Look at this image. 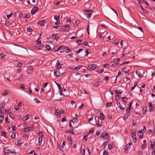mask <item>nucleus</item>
<instances>
[{
  "instance_id": "obj_1",
  "label": "nucleus",
  "mask_w": 155,
  "mask_h": 155,
  "mask_svg": "<svg viewBox=\"0 0 155 155\" xmlns=\"http://www.w3.org/2000/svg\"><path fill=\"white\" fill-rule=\"evenodd\" d=\"M84 12L86 15V16L88 18H90L91 17V15L93 13V11L92 10H85L84 11Z\"/></svg>"
},
{
  "instance_id": "obj_2",
  "label": "nucleus",
  "mask_w": 155,
  "mask_h": 155,
  "mask_svg": "<svg viewBox=\"0 0 155 155\" xmlns=\"http://www.w3.org/2000/svg\"><path fill=\"white\" fill-rule=\"evenodd\" d=\"M78 120L77 118H74L72 120H71L70 122H69V126L70 127H72V128L73 129V127L72 126L71 122H72L73 123H78Z\"/></svg>"
},
{
  "instance_id": "obj_3",
  "label": "nucleus",
  "mask_w": 155,
  "mask_h": 155,
  "mask_svg": "<svg viewBox=\"0 0 155 155\" xmlns=\"http://www.w3.org/2000/svg\"><path fill=\"white\" fill-rule=\"evenodd\" d=\"M9 147H7L4 148V153H15V152L11 151L10 149H8Z\"/></svg>"
},
{
  "instance_id": "obj_4",
  "label": "nucleus",
  "mask_w": 155,
  "mask_h": 155,
  "mask_svg": "<svg viewBox=\"0 0 155 155\" xmlns=\"http://www.w3.org/2000/svg\"><path fill=\"white\" fill-rule=\"evenodd\" d=\"M39 8L37 6H35L32 8L31 11V13L32 15H34L37 12Z\"/></svg>"
},
{
  "instance_id": "obj_5",
  "label": "nucleus",
  "mask_w": 155,
  "mask_h": 155,
  "mask_svg": "<svg viewBox=\"0 0 155 155\" xmlns=\"http://www.w3.org/2000/svg\"><path fill=\"white\" fill-rule=\"evenodd\" d=\"M131 70V67L129 66H127L126 68L123 69L122 71L125 73H128V72Z\"/></svg>"
},
{
  "instance_id": "obj_6",
  "label": "nucleus",
  "mask_w": 155,
  "mask_h": 155,
  "mask_svg": "<svg viewBox=\"0 0 155 155\" xmlns=\"http://www.w3.org/2000/svg\"><path fill=\"white\" fill-rule=\"evenodd\" d=\"M133 33V35L137 38H142L141 37V35H140V32L138 31H136L134 32Z\"/></svg>"
},
{
  "instance_id": "obj_7",
  "label": "nucleus",
  "mask_w": 155,
  "mask_h": 155,
  "mask_svg": "<svg viewBox=\"0 0 155 155\" xmlns=\"http://www.w3.org/2000/svg\"><path fill=\"white\" fill-rule=\"evenodd\" d=\"M105 132H106L104 133L102 132L101 134V137L105 139L108 138L109 137V136L107 134V133H105Z\"/></svg>"
},
{
  "instance_id": "obj_8",
  "label": "nucleus",
  "mask_w": 155,
  "mask_h": 155,
  "mask_svg": "<svg viewBox=\"0 0 155 155\" xmlns=\"http://www.w3.org/2000/svg\"><path fill=\"white\" fill-rule=\"evenodd\" d=\"M102 121H101L100 122L99 118L98 120L96 122V123L95 124V125L97 126V127H101L103 125Z\"/></svg>"
},
{
  "instance_id": "obj_9",
  "label": "nucleus",
  "mask_w": 155,
  "mask_h": 155,
  "mask_svg": "<svg viewBox=\"0 0 155 155\" xmlns=\"http://www.w3.org/2000/svg\"><path fill=\"white\" fill-rule=\"evenodd\" d=\"M149 108L150 111V112L153 111L154 109V107L153 106V105L151 102H149Z\"/></svg>"
},
{
  "instance_id": "obj_10",
  "label": "nucleus",
  "mask_w": 155,
  "mask_h": 155,
  "mask_svg": "<svg viewBox=\"0 0 155 155\" xmlns=\"http://www.w3.org/2000/svg\"><path fill=\"white\" fill-rule=\"evenodd\" d=\"M33 68L31 66H30L27 68V72L28 74H30L33 72Z\"/></svg>"
},
{
  "instance_id": "obj_11",
  "label": "nucleus",
  "mask_w": 155,
  "mask_h": 155,
  "mask_svg": "<svg viewBox=\"0 0 155 155\" xmlns=\"http://www.w3.org/2000/svg\"><path fill=\"white\" fill-rule=\"evenodd\" d=\"M37 141V138H35L34 139V138H33L31 140L30 143L32 145H34L35 144H36V143Z\"/></svg>"
},
{
  "instance_id": "obj_12",
  "label": "nucleus",
  "mask_w": 155,
  "mask_h": 155,
  "mask_svg": "<svg viewBox=\"0 0 155 155\" xmlns=\"http://www.w3.org/2000/svg\"><path fill=\"white\" fill-rule=\"evenodd\" d=\"M132 144V143H129L127 144L126 146V148H125V150L124 151V152L126 153H128V148H130V146L131 144Z\"/></svg>"
},
{
  "instance_id": "obj_13",
  "label": "nucleus",
  "mask_w": 155,
  "mask_h": 155,
  "mask_svg": "<svg viewBox=\"0 0 155 155\" xmlns=\"http://www.w3.org/2000/svg\"><path fill=\"white\" fill-rule=\"evenodd\" d=\"M59 71V70H54V75L56 77H58L61 74V73L59 71Z\"/></svg>"
},
{
  "instance_id": "obj_14",
  "label": "nucleus",
  "mask_w": 155,
  "mask_h": 155,
  "mask_svg": "<svg viewBox=\"0 0 155 155\" xmlns=\"http://www.w3.org/2000/svg\"><path fill=\"white\" fill-rule=\"evenodd\" d=\"M97 66L96 64H92L88 65L87 67L90 68V70H94L96 68Z\"/></svg>"
},
{
  "instance_id": "obj_15",
  "label": "nucleus",
  "mask_w": 155,
  "mask_h": 155,
  "mask_svg": "<svg viewBox=\"0 0 155 155\" xmlns=\"http://www.w3.org/2000/svg\"><path fill=\"white\" fill-rule=\"evenodd\" d=\"M64 27L65 31H68L70 30V26L69 25H64Z\"/></svg>"
},
{
  "instance_id": "obj_16",
  "label": "nucleus",
  "mask_w": 155,
  "mask_h": 155,
  "mask_svg": "<svg viewBox=\"0 0 155 155\" xmlns=\"http://www.w3.org/2000/svg\"><path fill=\"white\" fill-rule=\"evenodd\" d=\"M100 116L99 117L101 121H102L104 120L105 116L104 114L101 111L100 112Z\"/></svg>"
},
{
  "instance_id": "obj_17",
  "label": "nucleus",
  "mask_w": 155,
  "mask_h": 155,
  "mask_svg": "<svg viewBox=\"0 0 155 155\" xmlns=\"http://www.w3.org/2000/svg\"><path fill=\"white\" fill-rule=\"evenodd\" d=\"M62 64L59 62L58 60L57 61V62L56 64V66L57 68H61L62 67Z\"/></svg>"
},
{
  "instance_id": "obj_18",
  "label": "nucleus",
  "mask_w": 155,
  "mask_h": 155,
  "mask_svg": "<svg viewBox=\"0 0 155 155\" xmlns=\"http://www.w3.org/2000/svg\"><path fill=\"white\" fill-rule=\"evenodd\" d=\"M63 49L64 50V51H66V52H68V51H71L67 46L64 47Z\"/></svg>"
},
{
  "instance_id": "obj_19",
  "label": "nucleus",
  "mask_w": 155,
  "mask_h": 155,
  "mask_svg": "<svg viewBox=\"0 0 155 155\" xmlns=\"http://www.w3.org/2000/svg\"><path fill=\"white\" fill-rule=\"evenodd\" d=\"M83 67V65H79V66H76L75 68H72V70H74V69L75 70H79L80 68L82 67ZM72 69V68H71V69Z\"/></svg>"
},
{
  "instance_id": "obj_20",
  "label": "nucleus",
  "mask_w": 155,
  "mask_h": 155,
  "mask_svg": "<svg viewBox=\"0 0 155 155\" xmlns=\"http://www.w3.org/2000/svg\"><path fill=\"white\" fill-rule=\"evenodd\" d=\"M147 109V106H145L143 107L142 109L143 114H145V113L146 112Z\"/></svg>"
},
{
  "instance_id": "obj_21",
  "label": "nucleus",
  "mask_w": 155,
  "mask_h": 155,
  "mask_svg": "<svg viewBox=\"0 0 155 155\" xmlns=\"http://www.w3.org/2000/svg\"><path fill=\"white\" fill-rule=\"evenodd\" d=\"M153 144L152 143V140H151L150 141V142L151 143V144H150V148H153L155 146V140H153Z\"/></svg>"
},
{
  "instance_id": "obj_22",
  "label": "nucleus",
  "mask_w": 155,
  "mask_h": 155,
  "mask_svg": "<svg viewBox=\"0 0 155 155\" xmlns=\"http://www.w3.org/2000/svg\"><path fill=\"white\" fill-rule=\"evenodd\" d=\"M21 106V102H20L19 103L18 105L17 106H16V107L15 106L14 108L15 110H19V109L20 107V106Z\"/></svg>"
},
{
  "instance_id": "obj_23",
  "label": "nucleus",
  "mask_w": 155,
  "mask_h": 155,
  "mask_svg": "<svg viewBox=\"0 0 155 155\" xmlns=\"http://www.w3.org/2000/svg\"><path fill=\"white\" fill-rule=\"evenodd\" d=\"M28 115H29V116H30V115H27L24 116L23 118L24 121H26L29 118Z\"/></svg>"
},
{
  "instance_id": "obj_24",
  "label": "nucleus",
  "mask_w": 155,
  "mask_h": 155,
  "mask_svg": "<svg viewBox=\"0 0 155 155\" xmlns=\"http://www.w3.org/2000/svg\"><path fill=\"white\" fill-rule=\"evenodd\" d=\"M139 6H141V9L143 12L144 13H147V11L146 10L144 9L142 7V6L140 4V5H139Z\"/></svg>"
},
{
  "instance_id": "obj_25",
  "label": "nucleus",
  "mask_w": 155,
  "mask_h": 155,
  "mask_svg": "<svg viewBox=\"0 0 155 155\" xmlns=\"http://www.w3.org/2000/svg\"><path fill=\"white\" fill-rule=\"evenodd\" d=\"M44 46L43 45H40L36 48H37V50H40L42 49L43 48H44Z\"/></svg>"
},
{
  "instance_id": "obj_26",
  "label": "nucleus",
  "mask_w": 155,
  "mask_h": 155,
  "mask_svg": "<svg viewBox=\"0 0 155 155\" xmlns=\"http://www.w3.org/2000/svg\"><path fill=\"white\" fill-rule=\"evenodd\" d=\"M30 130V127H27L24 128L23 130H24V132H26L27 131H29Z\"/></svg>"
},
{
  "instance_id": "obj_27",
  "label": "nucleus",
  "mask_w": 155,
  "mask_h": 155,
  "mask_svg": "<svg viewBox=\"0 0 155 155\" xmlns=\"http://www.w3.org/2000/svg\"><path fill=\"white\" fill-rule=\"evenodd\" d=\"M112 102H108L106 104V107H109L111 106L112 105Z\"/></svg>"
},
{
  "instance_id": "obj_28",
  "label": "nucleus",
  "mask_w": 155,
  "mask_h": 155,
  "mask_svg": "<svg viewBox=\"0 0 155 155\" xmlns=\"http://www.w3.org/2000/svg\"><path fill=\"white\" fill-rule=\"evenodd\" d=\"M64 47L63 45H61L59 47L56 48V49H55V51H54V52H55L57 51H58L60 49L62 48H63Z\"/></svg>"
},
{
  "instance_id": "obj_29",
  "label": "nucleus",
  "mask_w": 155,
  "mask_h": 155,
  "mask_svg": "<svg viewBox=\"0 0 155 155\" xmlns=\"http://www.w3.org/2000/svg\"><path fill=\"white\" fill-rule=\"evenodd\" d=\"M131 134L133 135V136L134 137H135L136 136V133L135 132L134 130H132Z\"/></svg>"
},
{
  "instance_id": "obj_30",
  "label": "nucleus",
  "mask_w": 155,
  "mask_h": 155,
  "mask_svg": "<svg viewBox=\"0 0 155 155\" xmlns=\"http://www.w3.org/2000/svg\"><path fill=\"white\" fill-rule=\"evenodd\" d=\"M131 107H130V106H128L127 108V110H126V111H127V113H130V110H131Z\"/></svg>"
},
{
  "instance_id": "obj_31",
  "label": "nucleus",
  "mask_w": 155,
  "mask_h": 155,
  "mask_svg": "<svg viewBox=\"0 0 155 155\" xmlns=\"http://www.w3.org/2000/svg\"><path fill=\"white\" fill-rule=\"evenodd\" d=\"M38 134L39 136H40L41 137H44V135L43 134V133L41 131L39 132L38 133Z\"/></svg>"
},
{
  "instance_id": "obj_32",
  "label": "nucleus",
  "mask_w": 155,
  "mask_h": 155,
  "mask_svg": "<svg viewBox=\"0 0 155 155\" xmlns=\"http://www.w3.org/2000/svg\"><path fill=\"white\" fill-rule=\"evenodd\" d=\"M84 44L85 46H88V42L87 41H84L83 43L81 44H79L78 45H83Z\"/></svg>"
},
{
  "instance_id": "obj_33",
  "label": "nucleus",
  "mask_w": 155,
  "mask_h": 155,
  "mask_svg": "<svg viewBox=\"0 0 155 155\" xmlns=\"http://www.w3.org/2000/svg\"><path fill=\"white\" fill-rule=\"evenodd\" d=\"M9 93L8 91H5L2 94V95L4 96H6Z\"/></svg>"
},
{
  "instance_id": "obj_34",
  "label": "nucleus",
  "mask_w": 155,
  "mask_h": 155,
  "mask_svg": "<svg viewBox=\"0 0 155 155\" xmlns=\"http://www.w3.org/2000/svg\"><path fill=\"white\" fill-rule=\"evenodd\" d=\"M54 19L57 21H60L59 20V15L58 16L57 15H55L54 16Z\"/></svg>"
},
{
  "instance_id": "obj_35",
  "label": "nucleus",
  "mask_w": 155,
  "mask_h": 155,
  "mask_svg": "<svg viewBox=\"0 0 155 155\" xmlns=\"http://www.w3.org/2000/svg\"><path fill=\"white\" fill-rule=\"evenodd\" d=\"M5 55L3 53H1L0 54V58L1 59H2L4 58V57H5Z\"/></svg>"
},
{
  "instance_id": "obj_36",
  "label": "nucleus",
  "mask_w": 155,
  "mask_h": 155,
  "mask_svg": "<svg viewBox=\"0 0 155 155\" xmlns=\"http://www.w3.org/2000/svg\"><path fill=\"white\" fill-rule=\"evenodd\" d=\"M45 48L48 51H49L51 50V48L50 46L48 45H47L46 46Z\"/></svg>"
},
{
  "instance_id": "obj_37",
  "label": "nucleus",
  "mask_w": 155,
  "mask_h": 155,
  "mask_svg": "<svg viewBox=\"0 0 155 155\" xmlns=\"http://www.w3.org/2000/svg\"><path fill=\"white\" fill-rule=\"evenodd\" d=\"M49 39H51V41H50V42H54V38L49 37L47 38V40H48Z\"/></svg>"
},
{
  "instance_id": "obj_38",
  "label": "nucleus",
  "mask_w": 155,
  "mask_h": 155,
  "mask_svg": "<svg viewBox=\"0 0 155 155\" xmlns=\"http://www.w3.org/2000/svg\"><path fill=\"white\" fill-rule=\"evenodd\" d=\"M129 116V115L127 113H126V114H125L124 115V120H125V119H127L128 117Z\"/></svg>"
},
{
  "instance_id": "obj_39",
  "label": "nucleus",
  "mask_w": 155,
  "mask_h": 155,
  "mask_svg": "<svg viewBox=\"0 0 155 155\" xmlns=\"http://www.w3.org/2000/svg\"><path fill=\"white\" fill-rule=\"evenodd\" d=\"M71 3L73 5H75L77 2L78 0H71Z\"/></svg>"
},
{
  "instance_id": "obj_40",
  "label": "nucleus",
  "mask_w": 155,
  "mask_h": 155,
  "mask_svg": "<svg viewBox=\"0 0 155 155\" xmlns=\"http://www.w3.org/2000/svg\"><path fill=\"white\" fill-rule=\"evenodd\" d=\"M42 138H41V137H39L38 138V145L39 146H41L42 141Z\"/></svg>"
},
{
  "instance_id": "obj_41",
  "label": "nucleus",
  "mask_w": 155,
  "mask_h": 155,
  "mask_svg": "<svg viewBox=\"0 0 155 155\" xmlns=\"http://www.w3.org/2000/svg\"><path fill=\"white\" fill-rule=\"evenodd\" d=\"M55 83L57 84V85L58 87V88L59 90H61L62 89V87H61V85L60 84H58V83L56 82L55 81Z\"/></svg>"
},
{
  "instance_id": "obj_42",
  "label": "nucleus",
  "mask_w": 155,
  "mask_h": 155,
  "mask_svg": "<svg viewBox=\"0 0 155 155\" xmlns=\"http://www.w3.org/2000/svg\"><path fill=\"white\" fill-rule=\"evenodd\" d=\"M89 27H90V23L88 22V25H87V31L89 35Z\"/></svg>"
},
{
  "instance_id": "obj_43",
  "label": "nucleus",
  "mask_w": 155,
  "mask_h": 155,
  "mask_svg": "<svg viewBox=\"0 0 155 155\" xmlns=\"http://www.w3.org/2000/svg\"><path fill=\"white\" fill-rule=\"evenodd\" d=\"M16 134L14 132H13L12 133V134L11 135L12 138H15V137Z\"/></svg>"
},
{
  "instance_id": "obj_44",
  "label": "nucleus",
  "mask_w": 155,
  "mask_h": 155,
  "mask_svg": "<svg viewBox=\"0 0 155 155\" xmlns=\"http://www.w3.org/2000/svg\"><path fill=\"white\" fill-rule=\"evenodd\" d=\"M1 132H2V134H3L2 135V136L4 137H5L6 138H7V137H6V133L4 131H2Z\"/></svg>"
},
{
  "instance_id": "obj_45",
  "label": "nucleus",
  "mask_w": 155,
  "mask_h": 155,
  "mask_svg": "<svg viewBox=\"0 0 155 155\" xmlns=\"http://www.w3.org/2000/svg\"><path fill=\"white\" fill-rule=\"evenodd\" d=\"M65 30L64 27V25H63L60 29V31L62 32L65 31Z\"/></svg>"
},
{
  "instance_id": "obj_46",
  "label": "nucleus",
  "mask_w": 155,
  "mask_h": 155,
  "mask_svg": "<svg viewBox=\"0 0 155 155\" xmlns=\"http://www.w3.org/2000/svg\"><path fill=\"white\" fill-rule=\"evenodd\" d=\"M27 31L28 32H31L33 31V29L30 27H28L27 28Z\"/></svg>"
},
{
  "instance_id": "obj_47",
  "label": "nucleus",
  "mask_w": 155,
  "mask_h": 155,
  "mask_svg": "<svg viewBox=\"0 0 155 155\" xmlns=\"http://www.w3.org/2000/svg\"><path fill=\"white\" fill-rule=\"evenodd\" d=\"M81 154L84 155L85 153V150L84 149H82L81 150Z\"/></svg>"
},
{
  "instance_id": "obj_48",
  "label": "nucleus",
  "mask_w": 155,
  "mask_h": 155,
  "mask_svg": "<svg viewBox=\"0 0 155 155\" xmlns=\"http://www.w3.org/2000/svg\"><path fill=\"white\" fill-rule=\"evenodd\" d=\"M136 74L139 76V77L140 78L142 77V75H141L140 72L137 71H136Z\"/></svg>"
},
{
  "instance_id": "obj_49",
  "label": "nucleus",
  "mask_w": 155,
  "mask_h": 155,
  "mask_svg": "<svg viewBox=\"0 0 155 155\" xmlns=\"http://www.w3.org/2000/svg\"><path fill=\"white\" fill-rule=\"evenodd\" d=\"M109 142V141L108 140H107L104 143L103 145L104 146V147H105L106 146V145Z\"/></svg>"
},
{
  "instance_id": "obj_50",
  "label": "nucleus",
  "mask_w": 155,
  "mask_h": 155,
  "mask_svg": "<svg viewBox=\"0 0 155 155\" xmlns=\"http://www.w3.org/2000/svg\"><path fill=\"white\" fill-rule=\"evenodd\" d=\"M55 114L58 117H59L61 116V113L60 111L56 112Z\"/></svg>"
},
{
  "instance_id": "obj_51",
  "label": "nucleus",
  "mask_w": 155,
  "mask_h": 155,
  "mask_svg": "<svg viewBox=\"0 0 155 155\" xmlns=\"http://www.w3.org/2000/svg\"><path fill=\"white\" fill-rule=\"evenodd\" d=\"M83 50V49H81V48H80L77 51H76V52L77 53V54H79V53H80Z\"/></svg>"
},
{
  "instance_id": "obj_52",
  "label": "nucleus",
  "mask_w": 155,
  "mask_h": 155,
  "mask_svg": "<svg viewBox=\"0 0 155 155\" xmlns=\"http://www.w3.org/2000/svg\"><path fill=\"white\" fill-rule=\"evenodd\" d=\"M104 70V69H102L101 70H98L97 72L98 74H101L103 72Z\"/></svg>"
},
{
  "instance_id": "obj_53",
  "label": "nucleus",
  "mask_w": 155,
  "mask_h": 155,
  "mask_svg": "<svg viewBox=\"0 0 155 155\" xmlns=\"http://www.w3.org/2000/svg\"><path fill=\"white\" fill-rule=\"evenodd\" d=\"M84 107V104L83 103H82L81 104V105L79 106V109L80 110H81Z\"/></svg>"
},
{
  "instance_id": "obj_54",
  "label": "nucleus",
  "mask_w": 155,
  "mask_h": 155,
  "mask_svg": "<svg viewBox=\"0 0 155 155\" xmlns=\"http://www.w3.org/2000/svg\"><path fill=\"white\" fill-rule=\"evenodd\" d=\"M137 122L135 121H134V120H132V125L134 126H136L137 124Z\"/></svg>"
},
{
  "instance_id": "obj_55",
  "label": "nucleus",
  "mask_w": 155,
  "mask_h": 155,
  "mask_svg": "<svg viewBox=\"0 0 155 155\" xmlns=\"http://www.w3.org/2000/svg\"><path fill=\"white\" fill-rule=\"evenodd\" d=\"M22 65V63H21L19 62L17 64V67L18 68H20L21 67V66Z\"/></svg>"
},
{
  "instance_id": "obj_56",
  "label": "nucleus",
  "mask_w": 155,
  "mask_h": 155,
  "mask_svg": "<svg viewBox=\"0 0 155 155\" xmlns=\"http://www.w3.org/2000/svg\"><path fill=\"white\" fill-rule=\"evenodd\" d=\"M30 16V13H27L26 14V15L25 17H24V18H28Z\"/></svg>"
},
{
  "instance_id": "obj_57",
  "label": "nucleus",
  "mask_w": 155,
  "mask_h": 155,
  "mask_svg": "<svg viewBox=\"0 0 155 155\" xmlns=\"http://www.w3.org/2000/svg\"><path fill=\"white\" fill-rule=\"evenodd\" d=\"M103 155H108V153L107 151L105 150L103 153Z\"/></svg>"
},
{
  "instance_id": "obj_58",
  "label": "nucleus",
  "mask_w": 155,
  "mask_h": 155,
  "mask_svg": "<svg viewBox=\"0 0 155 155\" xmlns=\"http://www.w3.org/2000/svg\"><path fill=\"white\" fill-rule=\"evenodd\" d=\"M118 64H119L118 63H115L113 64L111 66L114 67L115 66L118 65Z\"/></svg>"
},
{
  "instance_id": "obj_59",
  "label": "nucleus",
  "mask_w": 155,
  "mask_h": 155,
  "mask_svg": "<svg viewBox=\"0 0 155 155\" xmlns=\"http://www.w3.org/2000/svg\"><path fill=\"white\" fill-rule=\"evenodd\" d=\"M137 135L139 136V138L140 139H141L142 138H143V133H142V134H140L139 135L138 134Z\"/></svg>"
},
{
  "instance_id": "obj_60",
  "label": "nucleus",
  "mask_w": 155,
  "mask_h": 155,
  "mask_svg": "<svg viewBox=\"0 0 155 155\" xmlns=\"http://www.w3.org/2000/svg\"><path fill=\"white\" fill-rule=\"evenodd\" d=\"M99 26H101V27H104V28H107V26H106L104 24H99Z\"/></svg>"
},
{
  "instance_id": "obj_61",
  "label": "nucleus",
  "mask_w": 155,
  "mask_h": 155,
  "mask_svg": "<svg viewBox=\"0 0 155 155\" xmlns=\"http://www.w3.org/2000/svg\"><path fill=\"white\" fill-rule=\"evenodd\" d=\"M94 129L93 128H91L90 129V131L89 132V134H90L91 133V134H93L94 131Z\"/></svg>"
},
{
  "instance_id": "obj_62",
  "label": "nucleus",
  "mask_w": 155,
  "mask_h": 155,
  "mask_svg": "<svg viewBox=\"0 0 155 155\" xmlns=\"http://www.w3.org/2000/svg\"><path fill=\"white\" fill-rule=\"evenodd\" d=\"M34 100L36 101V102L37 103H38L41 102V101H39V100H38V99H37V98H35L34 99Z\"/></svg>"
},
{
  "instance_id": "obj_63",
  "label": "nucleus",
  "mask_w": 155,
  "mask_h": 155,
  "mask_svg": "<svg viewBox=\"0 0 155 155\" xmlns=\"http://www.w3.org/2000/svg\"><path fill=\"white\" fill-rule=\"evenodd\" d=\"M17 143L18 145H21L22 144V142L21 141L19 140H18Z\"/></svg>"
},
{
  "instance_id": "obj_64",
  "label": "nucleus",
  "mask_w": 155,
  "mask_h": 155,
  "mask_svg": "<svg viewBox=\"0 0 155 155\" xmlns=\"http://www.w3.org/2000/svg\"><path fill=\"white\" fill-rule=\"evenodd\" d=\"M80 23V21L78 20H76L75 22V24H76L77 25H78Z\"/></svg>"
}]
</instances>
